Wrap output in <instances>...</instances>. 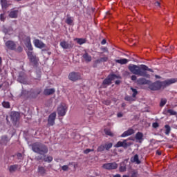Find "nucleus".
I'll use <instances>...</instances> for the list:
<instances>
[{"instance_id": "15", "label": "nucleus", "mask_w": 177, "mask_h": 177, "mask_svg": "<svg viewBox=\"0 0 177 177\" xmlns=\"http://www.w3.org/2000/svg\"><path fill=\"white\" fill-rule=\"evenodd\" d=\"M25 45L28 50H32V44H31V38H30V37L26 38Z\"/></svg>"}, {"instance_id": "41", "label": "nucleus", "mask_w": 177, "mask_h": 177, "mask_svg": "<svg viewBox=\"0 0 177 177\" xmlns=\"http://www.w3.org/2000/svg\"><path fill=\"white\" fill-rule=\"evenodd\" d=\"M30 62H32V63H37V56L33 55L32 57H30Z\"/></svg>"}, {"instance_id": "57", "label": "nucleus", "mask_w": 177, "mask_h": 177, "mask_svg": "<svg viewBox=\"0 0 177 177\" xmlns=\"http://www.w3.org/2000/svg\"><path fill=\"white\" fill-rule=\"evenodd\" d=\"M156 154H158V156H161V152H160L159 151H156Z\"/></svg>"}, {"instance_id": "29", "label": "nucleus", "mask_w": 177, "mask_h": 177, "mask_svg": "<svg viewBox=\"0 0 177 177\" xmlns=\"http://www.w3.org/2000/svg\"><path fill=\"white\" fill-rule=\"evenodd\" d=\"M142 71H150L151 73H153V69L149 68L147 66L142 64Z\"/></svg>"}, {"instance_id": "47", "label": "nucleus", "mask_w": 177, "mask_h": 177, "mask_svg": "<svg viewBox=\"0 0 177 177\" xmlns=\"http://www.w3.org/2000/svg\"><path fill=\"white\" fill-rule=\"evenodd\" d=\"M28 57L30 59V57H32L34 56V54H32V51H29L27 53Z\"/></svg>"}, {"instance_id": "23", "label": "nucleus", "mask_w": 177, "mask_h": 177, "mask_svg": "<svg viewBox=\"0 0 177 177\" xmlns=\"http://www.w3.org/2000/svg\"><path fill=\"white\" fill-rule=\"evenodd\" d=\"M136 139L138 140L140 143H142V141L143 140V133L140 132H138L136 134Z\"/></svg>"}, {"instance_id": "7", "label": "nucleus", "mask_w": 177, "mask_h": 177, "mask_svg": "<svg viewBox=\"0 0 177 177\" xmlns=\"http://www.w3.org/2000/svg\"><path fill=\"white\" fill-rule=\"evenodd\" d=\"M10 118L12 122L16 124L20 120V113L16 111L11 112Z\"/></svg>"}, {"instance_id": "37", "label": "nucleus", "mask_w": 177, "mask_h": 177, "mask_svg": "<svg viewBox=\"0 0 177 177\" xmlns=\"http://www.w3.org/2000/svg\"><path fill=\"white\" fill-rule=\"evenodd\" d=\"M165 104H167V99L163 98L160 101V107H164V106H165Z\"/></svg>"}, {"instance_id": "13", "label": "nucleus", "mask_w": 177, "mask_h": 177, "mask_svg": "<svg viewBox=\"0 0 177 177\" xmlns=\"http://www.w3.org/2000/svg\"><path fill=\"white\" fill-rule=\"evenodd\" d=\"M133 133H135V131L132 129H129L120 136V138H127V136H131V135H133Z\"/></svg>"}, {"instance_id": "39", "label": "nucleus", "mask_w": 177, "mask_h": 177, "mask_svg": "<svg viewBox=\"0 0 177 177\" xmlns=\"http://www.w3.org/2000/svg\"><path fill=\"white\" fill-rule=\"evenodd\" d=\"M66 23L67 24H73V17H68L66 21Z\"/></svg>"}, {"instance_id": "56", "label": "nucleus", "mask_w": 177, "mask_h": 177, "mask_svg": "<svg viewBox=\"0 0 177 177\" xmlns=\"http://www.w3.org/2000/svg\"><path fill=\"white\" fill-rule=\"evenodd\" d=\"M17 156L18 158H21V153H17Z\"/></svg>"}, {"instance_id": "48", "label": "nucleus", "mask_w": 177, "mask_h": 177, "mask_svg": "<svg viewBox=\"0 0 177 177\" xmlns=\"http://www.w3.org/2000/svg\"><path fill=\"white\" fill-rule=\"evenodd\" d=\"M0 20H1V21H5V15L4 14L0 15Z\"/></svg>"}, {"instance_id": "45", "label": "nucleus", "mask_w": 177, "mask_h": 177, "mask_svg": "<svg viewBox=\"0 0 177 177\" xmlns=\"http://www.w3.org/2000/svg\"><path fill=\"white\" fill-rule=\"evenodd\" d=\"M91 151H93V149H86L84 151V154H88V153H91Z\"/></svg>"}, {"instance_id": "54", "label": "nucleus", "mask_w": 177, "mask_h": 177, "mask_svg": "<svg viewBox=\"0 0 177 177\" xmlns=\"http://www.w3.org/2000/svg\"><path fill=\"white\" fill-rule=\"evenodd\" d=\"M102 45H106V39H103L101 42Z\"/></svg>"}, {"instance_id": "34", "label": "nucleus", "mask_w": 177, "mask_h": 177, "mask_svg": "<svg viewBox=\"0 0 177 177\" xmlns=\"http://www.w3.org/2000/svg\"><path fill=\"white\" fill-rule=\"evenodd\" d=\"M131 91L133 92L132 97H136V95H138V90H136V88L131 87Z\"/></svg>"}, {"instance_id": "9", "label": "nucleus", "mask_w": 177, "mask_h": 177, "mask_svg": "<svg viewBox=\"0 0 177 177\" xmlns=\"http://www.w3.org/2000/svg\"><path fill=\"white\" fill-rule=\"evenodd\" d=\"M127 142H128V140H124L123 141H119L114 145V147H116V148L124 147V149H127V147H128V146H129L131 145Z\"/></svg>"}, {"instance_id": "58", "label": "nucleus", "mask_w": 177, "mask_h": 177, "mask_svg": "<svg viewBox=\"0 0 177 177\" xmlns=\"http://www.w3.org/2000/svg\"><path fill=\"white\" fill-rule=\"evenodd\" d=\"M35 93V95H39V93H41V91H37V92H36Z\"/></svg>"}, {"instance_id": "12", "label": "nucleus", "mask_w": 177, "mask_h": 177, "mask_svg": "<svg viewBox=\"0 0 177 177\" xmlns=\"http://www.w3.org/2000/svg\"><path fill=\"white\" fill-rule=\"evenodd\" d=\"M138 85H150V81L145 77H140L136 81Z\"/></svg>"}, {"instance_id": "26", "label": "nucleus", "mask_w": 177, "mask_h": 177, "mask_svg": "<svg viewBox=\"0 0 177 177\" xmlns=\"http://www.w3.org/2000/svg\"><path fill=\"white\" fill-rule=\"evenodd\" d=\"M75 41H77V43L79 45H84V44L86 42V39L82 38H76L75 39Z\"/></svg>"}, {"instance_id": "8", "label": "nucleus", "mask_w": 177, "mask_h": 177, "mask_svg": "<svg viewBox=\"0 0 177 177\" xmlns=\"http://www.w3.org/2000/svg\"><path fill=\"white\" fill-rule=\"evenodd\" d=\"M55 120H56V113L55 112H54L50 114V115L48 116V125H49V127H53V125H55Z\"/></svg>"}, {"instance_id": "46", "label": "nucleus", "mask_w": 177, "mask_h": 177, "mask_svg": "<svg viewBox=\"0 0 177 177\" xmlns=\"http://www.w3.org/2000/svg\"><path fill=\"white\" fill-rule=\"evenodd\" d=\"M62 171H68V165H64L62 167Z\"/></svg>"}, {"instance_id": "62", "label": "nucleus", "mask_w": 177, "mask_h": 177, "mask_svg": "<svg viewBox=\"0 0 177 177\" xmlns=\"http://www.w3.org/2000/svg\"><path fill=\"white\" fill-rule=\"evenodd\" d=\"M125 106H126L125 103L122 104V107H125Z\"/></svg>"}, {"instance_id": "59", "label": "nucleus", "mask_w": 177, "mask_h": 177, "mask_svg": "<svg viewBox=\"0 0 177 177\" xmlns=\"http://www.w3.org/2000/svg\"><path fill=\"white\" fill-rule=\"evenodd\" d=\"M113 177H121V175H120V174H116V175H115Z\"/></svg>"}, {"instance_id": "30", "label": "nucleus", "mask_w": 177, "mask_h": 177, "mask_svg": "<svg viewBox=\"0 0 177 177\" xmlns=\"http://www.w3.org/2000/svg\"><path fill=\"white\" fill-rule=\"evenodd\" d=\"M18 81L21 83V84H27V82L26 81V78H24V77L21 76L19 75V77H18Z\"/></svg>"}, {"instance_id": "14", "label": "nucleus", "mask_w": 177, "mask_h": 177, "mask_svg": "<svg viewBox=\"0 0 177 177\" xmlns=\"http://www.w3.org/2000/svg\"><path fill=\"white\" fill-rule=\"evenodd\" d=\"M39 176H45L46 175V169L42 166H39L37 169Z\"/></svg>"}, {"instance_id": "32", "label": "nucleus", "mask_w": 177, "mask_h": 177, "mask_svg": "<svg viewBox=\"0 0 177 177\" xmlns=\"http://www.w3.org/2000/svg\"><path fill=\"white\" fill-rule=\"evenodd\" d=\"M165 128L166 129L165 132V135H169V133L171 132V127H169L168 124H166Z\"/></svg>"}, {"instance_id": "3", "label": "nucleus", "mask_w": 177, "mask_h": 177, "mask_svg": "<svg viewBox=\"0 0 177 177\" xmlns=\"http://www.w3.org/2000/svg\"><path fill=\"white\" fill-rule=\"evenodd\" d=\"M32 150L34 153H37L41 156H45L48 151V147L41 142L33 143L32 145Z\"/></svg>"}, {"instance_id": "21", "label": "nucleus", "mask_w": 177, "mask_h": 177, "mask_svg": "<svg viewBox=\"0 0 177 177\" xmlns=\"http://www.w3.org/2000/svg\"><path fill=\"white\" fill-rule=\"evenodd\" d=\"M109 60L108 57H102L95 61V64H99L100 63H104Z\"/></svg>"}, {"instance_id": "20", "label": "nucleus", "mask_w": 177, "mask_h": 177, "mask_svg": "<svg viewBox=\"0 0 177 177\" xmlns=\"http://www.w3.org/2000/svg\"><path fill=\"white\" fill-rule=\"evenodd\" d=\"M83 59H84L85 62H86V63H89L91 62H92V56L89 55V54H88V53H85L83 55H82Z\"/></svg>"}, {"instance_id": "53", "label": "nucleus", "mask_w": 177, "mask_h": 177, "mask_svg": "<svg viewBox=\"0 0 177 177\" xmlns=\"http://www.w3.org/2000/svg\"><path fill=\"white\" fill-rule=\"evenodd\" d=\"M117 115L119 118H121V117H122L123 115L122 113H118Z\"/></svg>"}, {"instance_id": "31", "label": "nucleus", "mask_w": 177, "mask_h": 177, "mask_svg": "<svg viewBox=\"0 0 177 177\" xmlns=\"http://www.w3.org/2000/svg\"><path fill=\"white\" fill-rule=\"evenodd\" d=\"M104 146L105 147V150L109 151V150H110L113 147V143H111V142L106 143Z\"/></svg>"}, {"instance_id": "36", "label": "nucleus", "mask_w": 177, "mask_h": 177, "mask_svg": "<svg viewBox=\"0 0 177 177\" xmlns=\"http://www.w3.org/2000/svg\"><path fill=\"white\" fill-rule=\"evenodd\" d=\"M104 150L106 149L104 145L99 146L97 149V151L98 152L104 151Z\"/></svg>"}, {"instance_id": "11", "label": "nucleus", "mask_w": 177, "mask_h": 177, "mask_svg": "<svg viewBox=\"0 0 177 177\" xmlns=\"http://www.w3.org/2000/svg\"><path fill=\"white\" fill-rule=\"evenodd\" d=\"M33 44L35 45V46L36 48H38L39 49H42L43 48H45V46H46V45L45 44H44V42H42V41H41L38 39H35L33 41Z\"/></svg>"}, {"instance_id": "16", "label": "nucleus", "mask_w": 177, "mask_h": 177, "mask_svg": "<svg viewBox=\"0 0 177 177\" xmlns=\"http://www.w3.org/2000/svg\"><path fill=\"white\" fill-rule=\"evenodd\" d=\"M115 78V75H111L108 77V78L105 79L103 82L104 85H109L111 84V81H113Z\"/></svg>"}, {"instance_id": "38", "label": "nucleus", "mask_w": 177, "mask_h": 177, "mask_svg": "<svg viewBox=\"0 0 177 177\" xmlns=\"http://www.w3.org/2000/svg\"><path fill=\"white\" fill-rule=\"evenodd\" d=\"M167 113H169V114H170V115H176V114H177V112L174 111V109L167 110Z\"/></svg>"}, {"instance_id": "44", "label": "nucleus", "mask_w": 177, "mask_h": 177, "mask_svg": "<svg viewBox=\"0 0 177 177\" xmlns=\"http://www.w3.org/2000/svg\"><path fill=\"white\" fill-rule=\"evenodd\" d=\"M104 104H106V106H110L111 104V100H105L103 102Z\"/></svg>"}, {"instance_id": "6", "label": "nucleus", "mask_w": 177, "mask_h": 177, "mask_svg": "<svg viewBox=\"0 0 177 177\" xmlns=\"http://www.w3.org/2000/svg\"><path fill=\"white\" fill-rule=\"evenodd\" d=\"M68 78L70 81H78V80H81V74L77 72H71L68 75Z\"/></svg>"}, {"instance_id": "19", "label": "nucleus", "mask_w": 177, "mask_h": 177, "mask_svg": "<svg viewBox=\"0 0 177 177\" xmlns=\"http://www.w3.org/2000/svg\"><path fill=\"white\" fill-rule=\"evenodd\" d=\"M9 140H10V139H9V138H8V136H3L1 137V140L0 141L1 145H2L3 146H6V145H8V142H9Z\"/></svg>"}, {"instance_id": "61", "label": "nucleus", "mask_w": 177, "mask_h": 177, "mask_svg": "<svg viewBox=\"0 0 177 177\" xmlns=\"http://www.w3.org/2000/svg\"><path fill=\"white\" fill-rule=\"evenodd\" d=\"M2 64V58L0 57V66Z\"/></svg>"}, {"instance_id": "24", "label": "nucleus", "mask_w": 177, "mask_h": 177, "mask_svg": "<svg viewBox=\"0 0 177 177\" xmlns=\"http://www.w3.org/2000/svg\"><path fill=\"white\" fill-rule=\"evenodd\" d=\"M131 162H136V164H140V160H139V155L136 154L133 157L131 158Z\"/></svg>"}, {"instance_id": "40", "label": "nucleus", "mask_w": 177, "mask_h": 177, "mask_svg": "<svg viewBox=\"0 0 177 177\" xmlns=\"http://www.w3.org/2000/svg\"><path fill=\"white\" fill-rule=\"evenodd\" d=\"M2 106H3V107H5L6 109H9L10 107V104H9V102H3L2 103Z\"/></svg>"}, {"instance_id": "63", "label": "nucleus", "mask_w": 177, "mask_h": 177, "mask_svg": "<svg viewBox=\"0 0 177 177\" xmlns=\"http://www.w3.org/2000/svg\"><path fill=\"white\" fill-rule=\"evenodd\" d=\"M122 177H129V176L124 175Z\"/></svg>"}, {"instance_id": "50", "label": "nucleus", "mask_w": 177, "mask_h": 177, "mask_svg": "<svg viewBox=\"0 0 177 177\" xmlns=\"http://www.w3.org/2000/svg\"><path fill=\"white\" fill-rule=\"evenodd\" d=\"M131 177H138V173L136 171H133Z\"/></svg>"}, {"instance_id": "43", "label": "nucleus", "mask_w": 177, "mask_h": 177, "mask_svg": "<svg viewBox=\"0 0 177 177\" xmlns=\"http://www.w3.org/2000/svg\"><path fill=\"white\" fill-rule=\"evenodd\" d=\"M124 100H127V102H133L134 100L131 96H126Z\"/></svg>"}, {"instance_id": "27", "label": "nucleus", "mask_w": 177, "mask_h": 177, "mask_svg": "<svg viewBox=\"0 0 177 177\" xmlns=\"http://www.w3.org/2000/svg\"><path fill=\"white\" fill-rule=\"evenodd\" d=\"M17 168H19V165H11L9 168V171L10 172H15V171H17Z\"/></svg>"}, {"instance_id": "22", "label": "nucleus", "mask_w": 177, "mask_h": 177, "mask_svg": "<svg viewBox=\"0 0 177 177\" xmlns=\"http://www.w3.org/2000/svg\"><path fill=\"white\" fill-rule=\"evenodd\" d=\"M55 93V88H46L44 91V94L46 96H49V95H53Z\"/></svg>"}, {"instance_id": "35", "label": "nucleus", "mask_w": 177, "mask_h": 177, "mask_svg": "<svg viewBox=\"0 0 177 177\" xmlns=\"http://www.w3.org/2000/svg\"><path fill=\"white\" fill-rule=\"evenodd\" d=\"M119 170L120 172H125V171H127V167L125 165L122 166V163H121Z\"/></svg>"}, {"instance_id": "49", "label": "nucleus", "mask_w": 177, "mask_h": 177, "mask_svg": "<svg viewBox=\"0 0 177 177\" xmlns=\"http://www.w3.org/2000/svg\"><path fill=\"white\" fill-rule=\"evenodd\" d=\"M131 81H136V80H138V77H136V75H132L131 77Z\"/></svg>"}, {"instance_id": "42", "label": "nucleus", "mask_w": 177, "mask_h": 177, "mask_svg": "<svg viewBox=\"0 0 177 177\" xmlns=\"http://www.w3.org/2000/svg\"><path fill=\"white\" fill-rule=\"evenodd\" d=\"M1 5L3 8H6V6L8 5L6 0H1Z\"/></svg>"}, {"instance_id": "64", "label": "nucleus", "mask_w": 177, "mask_h": 177, "mask_svg": "<svg viewBox=\"0 0 177 177\" xmlns=\"http://www.w3.org/2000/svg\"><path fill=\"white\" fill-rule=\"evenodd\" d=\"M156 78H160V76L156 75Z\"/></svg>"}, {"instance_id": "4", "label": "nucleus", "mask_w": 177, "mask_h": 177, "mask_svg": "<svg viewBox=\"0 0 177 177\" xmlns=\"http://www.w3.org/2000/svg\"><path fill=\"white\" fill-rule=\"evenodd\" d=\"M67 113V106L65 104H61L57 108V114L59 117H64Z\"/></svg>"}, {"instance_id": "10", "label": "nucleus", "mask_w": 177, "mask_h": 177, "mask_svg": "<svg viewBox=\"0 0 177 177\" xmlns=\"http://www.w3.org/2000/svg\"><path fill=\"white\" fill-rule=\"evenodd\" d=\"M5 45L8 49H10L11 50H16V48H17V45H16V43L13 41L8 40L6 41Z\"/></svg>"}, {"instance_id": "60", "label": "nucleus", "mask_w": 177, "mask_h": 177, "mask_svg": "<svg viewBox=\"0 0 177 177\" xmlns=\"http://www.w3.org/2000/svg\"><path fill=\"white\" fill-rule=\"evenodd\" d=\"M115 84L116 85H118L120 84V81L119 80L115 81Z\"/></svg>"}, {"instance_id": "2", "label": "nucleus", "mask_w": 177, "mask_h": 177, "mask_svg": "<svg viewBox=\"0 0 177 177\" xmlns=\"http://www.w3.org/2000/svg\"><path fill=\"white\" fill-rule=\"evenodd\" d=\"M129 71L135 75H139L140 77H146V78H150V75L146 71H143L142 68V65L137 66L134 64H130L128 67Z\"/></svg>"}, {"instance_id": "28", "label": "nucleus", "mask_w": 177, "mask_h": 177, "mask_svg": "<svg viewBox=\"0 0 177 177\" xmlns=\"http://www.w3.org/2000/svg\"><path fill=\"white\" fill-rule=\"evenodd\" d=\"M104 132H105V135H108V136H111V138L114 136V133L111 132V130L110 129H105Z\"/></svg>"}, {"instance_id": "52", "label": "nucleus", "mask_w": 177, "mask_h": 177, "mask_svg": "<svg viewBox=\"0 0 177 177\" xmlns=\"http://www.w3.org/2000/svg\"><path fill=\"white\" fill-rule=\"evenodd\" d=\"M23 50V48H21V46H19L18 48H17V51L18 52H21Z\"/></svg>"}, {"instance_id": "1", "label": "nucleus", "mask_w": 177, "mask_h": 177, "mask_svg": "<svg viewBox=\"0 0 177 177\" xmlns=\"http://www.w3.org/2000/svg\"><path fill=\"white\" fill-rule=\"evenodd\" d=\"M175 82H176V80L175 79H169L164 82L157 81L154 83L149 84V89H151V91H159L160 88H165L166 86H169V85H171V84H175Z\"/></svg>"}, {"instance_id": "18", "label": "nucleus", "mask_w": 177, "mask_h": 177, "mask_svg": "<svg viewBox=\"0 0 177 177\" xmlns=\"http://www.w3.org/2000/svg\"><path fill=\"white\" fill-rule=\"evenodd\" d=\"M9 17H10V19H17V17L19 16V10H12L10 13H9Z\"/></svg>"}, {"instance_id": "5", "label": "nucleus", "mask_w": 177, "mask_h": 177, "mask_svg": "<svg viewBox=\"0 0 177 177\" xmlns=\"http://www.w3.org/2000/svg\"><path fill=\"white\" fill-rule=\"evenodd\" d=\"M102 168H104V169H107L108 171L111 169H117V168H118V164H117L115 162L112 163H105L102 165Z\"/></svg>"}, {"instance_id": "51", "label": "nucleus", "mask_w": 177, "mask_h": 177, "mask_svg": "<svg viewBox=\"0 0 177 177\" xmlns=\"http://www.w3.org/2000/svg\"><path fill=\"white\" fill-rule=\"evenodd\" d=\"M153 128H158V124L157 122H154L152 124Z\"/></svg>"}, {"instance_id": "25", "label": "nucleus", "mask_w": 177, "mask_h": 177, "mask_svg": "<svg viewBox=\"0 0 177 177\" xmlns=\"http://www.w3.org/2000/svg\"><path fill=\"white\" fill-rule=\"evenodd\" d=\"M115 63H118L119 64H127V63H128V59L123 58L121 59H115Z\"/></svg>"}, {"instance_id": "33", "label": "nucleus", "mask_w": 177, "mask_h": 177, "mask_svg": "<svg viewBox=\"0 0 177 177\" xmlns=\"http://www.w3.org/2000/svg\"><path fill=\"white\" fill-rule=\"evenodd\" d=\"M44 161L46 162H52V161H53V158L52 156H47L44 158Z\"/></svg>"}, {"instance_id": "17", "label": "nucleus", "mask_w": 177, "mask_h": 177, "mask_svg": "<svg viewBox=\"0 0 177 177\" xmlns=\"http://www.w3.org/2000/svg\"><path fill=\"white\" fill-rule=\"evenodd\" d=\"M60 46L63 49H70V48H73V46L71 44H68V42H67L66 41H61Z\"/></svg>"}, {"instance_id": "55", "label": "nucleus", "mask_w": 177, "mask_h": 177, "mask_svg": "<svg viewBox=\"0 0 177 177\" xmlns=\"http://www.w3.org/2000/svg\"><path fill=\"white\" fill-rule=\"evenodd\" d=\"M155 6H160V2L156 1V2L155 3Z\"/></svg>"}]
</instances>
